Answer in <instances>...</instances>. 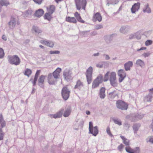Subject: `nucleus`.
<instances>
[{"mask_svg": "<svg viewBox=\"0 0 153 153\" xmlns=\"http://www.w3.org/2000/svg\"><path fill=\"white\" fill-rule=\"evenodd\" d=\"M8 61L12 65H17L20 63V60L17 55H14L13 56L9 57Z\"/></svg>", "mask_w": 153, "mask_h": 153, "instance_id": "f257e3e1", "label": "nucleus"}, {"mask_svg": "<svg viewBox=\"0 0 153 153\" xmlns=\"http://www.w3.org/2000/svg\"><path fill=\"white\" fill-rule=\"evenodd\" d=\"M116 106L119 109L125 110L128 109V105L121 100H118L116 102Z\"/></svg>", "mask_w": 153, "mask_h": 153, "instance_id": "f03ea898", "label": "nucleus"}, {"mask_svg": "<svg viewBox=\"0 0 153 153\" xmlns=\"http://www.w3.org/2000/svg\"><path fill=\"white\" fill-rule=\"evenodd\" d=\"M111 85L114 87L117 86L118 83L116 79V74L114 72L110 73V77L109 79Z\"/></svg>", "mask_w": 153, "mask_h": 153, "instance_id": "7ed1b4c3", "label": "nucleus"}, {"mask_svg": "<svg viewBox=\"0 0 153 153\" xmlns=\"http://www.w3.org/2000/svg\"><path fill=\"white\" fill-rule=\"evenodd\" d=\"M72 73L69 69H65L63 72V75L65 80L67 82L73 79Z\"/></svg>", "mask_w": 153, "mask_h": 153, "instance_id": "20e7f679", "label": "nucleus"}, {"mask_svg": "<svg viewBox=\"0 0 153 153\" xmlns=\"http://www.w3.org/2000/svg\"><path fill=\"white\" fill-rule=\"evenodd\" d=\"M70 93V91L66 86H64L62 88L61 91V95L65 100H66L68 99Z\"/></svg>", "mask_w": 153, "mask_h": 153, "instance_id": "39448f33", "label": "nucleus"}, {"mask_svg": "<svg viewBox=\"0 0 153 153\" xmlns=\"http://www.w3.org/2000/svg\"><path fill=\"white\" fill-rule=\"evenodd\" d=\"M103 78V76L101 74H100L98 76L92 83V88H95L98 87L99 84L102 82Z\"/></svg>", "mask_w": 153, "mask_h": 153, "instance_id": "423d86ee", "label": "nucleus"}, {"mask_svg": "<svg viewBox=\"0 0 153 153\" xmlns=\"http://www.w3.org/2000/svg\"><path fill=\"white\" fill-rule=\"evenodd\" d=\"M118 76H119V81L121 82L124 79L126 76V73L124 70L123 69L119 70L117 72Z\"/></svg>", "mask_w": 153, "mask_h": 153, "instance_id": "0eeeda50", "label": "nucleus"}, {"mask_svg": "<svg viewBox=\"0 0 153 153\" xmlns=\"http://www.w3.org/2000/svg\"><path fill=\"white\" fill-rule=\"evenodd\" d=\"M16 23V20L14 17L11 16L10 21L8 23L9 28L11 29L14 28Z\"/></svg>", "mask_w": 153, "mask_h": 153, "instance_id": "6e6552de", "label": "nucleus"}, {"mask_svg": "<svg viewBox=\"0 0 153 153\" xmlns=\"http://www.w3.org/2000/svg\"><path fill=\"white\" fill-rule=\"evenodd\" d=\"M46 77V76L42 75L39 76L38 79V85L41 88H44V80Z\"/></svg>", "mask_w": 153, "mask_h": 153, "instance_id": "1a4fd4ad", "label": "nucleus"}, {"mask_svg": "<svg viewBox=\"0 0 153 153\" xmlns=\"http://www.w3.org/2000/svg\"><path fill=\"white\" fill-rule=\"evenodd\" d=\"M144 116L142 114H139L138 113H135L132 116L131 121L133 122L142 119Z\"/></svg>", "mask_w": 153, "mask_h": 153, "instance_id": "9d476101", "label": "nucleus"}, {"mask_svg": "<svg viewBox=\"0 0 153 153\" xmlns=\"http://www.w3.org/2000/svg\"><path fill=\"white\" fill-rule=\"evenodd\" d=\"M117 34L116 33H113L112 34L108 35L105 36V39L106 42L109 44L113 40L114 37L116 36Z\"/></svg>", "mask_w": 153, "mask_h": 153, "instance_id": "9b49d317", "label": "nucleus"}, {"mask_svg": "<svg viewBox=\"0 0 153 153\" xmlns=\"http://www.w3.org/2000/svg\"><path fill=\"white\" fill-rule=\"evenodd\" d=\"M140 3L139 2L134 4L131 8V13H134L136 11H138L140 8Z\"/></svg>", "mask_w": 153, "mask_h": 153, "instance_id": "f8f14e48", "label": "nucleus"}, {"mask_svg": "<svg viewBox=\"0 0 153 153\" xmlns=\"http://www.w3.org/2000/svg\"><path fill=\"white\" fill-rule=\"evenodd\" d=\"M64 111V109L62 108L55 114H50V117L55 119L60 118L62 116Z\"/></svg>", "mask_w": 153, "mask_h": 153, "instance_id": "ddd939ff", "label": "nucleus"}, {"mask_svg": "<svg viewBox=\"0 0 153 153\" xmlns=\"http://www.w3.org/2000/svg\"><path fill=\"white\" fill-rule=\"evenodd\" d=\"M99 130L98 127L96 126L89 131V133L92 134L93 136H96L98 134Z\"/></svg>", "mask_w": 153, "mask_h": 153, "instance_id": "4468645a", "label": "nucleus"}, {"mask_svg": "<svg viewBox=\"0 0 153 153\" xmlns=\"http://www.w3.org/2000/svg\"><path fill=\"white\" fill-rule=\"evenodd\" d=\"M44 13V11L42 9H39L36 10L34 14V16L38 18L42 16Z\"/></svg>", "mask_w": 153, "mask_h": 153, "instance_id": "2eb2a0df", "label": "nucleus"}, {"mask_svg": "<svg viewBox=\"0 0 153 153\" xmlns=\"http://www.w3.org/2000/svg\"><path fill=\"white\" fill-rule=\"evenodd\" d=\"M133 65V62L132 61H129L125 63L124 65V67L126 71H129L130 70L131 68Z\"/></svg>", "mask_w": 153, "mask_h": 153, "instance_id": "dca6fc26", "label": "nucleus"}, {"mask_svg": "<svg viewBox=\"0 0 153 153\" xmlns=\"http://www.w3.org/2000/svg\"><path fill=\"white\" fill-rule=\"evenodd\" d=\"M62 69L59 68H58L54 71L52 74L54 78L57 79L58 78L60 73Z\"/></svg>", "mask_w": 153, "mask_h": 153, "instance_id": "f3484780", "label": "nucleus"}, {"mask_svg": "<svg viewBox=\"0 0 153 153\" xmlns=\"http://www.w3.org/2000/svg\"><path fill=\"white\" fill-rule=\"evenodd\" d=\"M129 27L126 26H123L120 28V30L121 33L126 34L128 31Z\"/></svg>", "mask_w": 153, "mask_h": 153, "instance_id": "a211bd4d", "label": "nucleus"}, {"mask_svg": "<svg viewBox=\"0 0 153 153\" xmlns=\"http://www.w3.org/2000/svg\"><path fill=\"white\" fill-rule=\"evenodd\" d=\"M93 18L94 19H95V21L97 20L99 22H100L102 21V17L100 14L99 13H97L94 14Z\"/></svg>", "mask_w": 153, "mask_h": 153, "instance_id": "6ab92c4d", "label": "nucleus"}, {"mask_svg": "<svg viewBox=\"0 0 153 153\" xmlns=\"http://www.w3.org/2000/svg\"><path fill=\"white\" fill-rule=\"evenodd\" d=\"M105 88L102 87L100 90L99 95L101 99H104L105 97Z\"/></svg>", "mask_w": 153, "mask_h": 153, "instance_id": "aec40b11", "label": "nucleus"}, {"mask_svg": "<svg viewBox=\"0 0 153 153\" xmlns=\"http://www.w3.org/2000/svg\"><path fill=\"white\" fill-rule=\"evenodd\" d=\"M135 64L139 66L142 68H144L145 66V63L144 61L140 59L137 60L136 61Z\"/></svg>", "mask_w": 153, "mask_h": 153, "instance_id": "412c9836", "label": "nucleus"}, {"mask_svg": "<svg viewBox=\"0 0 153 153\" xmlns=\"http://www.w3.org/2000/svg\"><path fill=\"white\" fill-rule=\"evenodd\" d=\"M43 44L46 45L48 46L53 48L54 46V43L52 41H46L43 40L42 42Z\"/></svg>", "mask_w": 153, "mask_h": 153, "instance_id": "4be33fe9", "label": "nucleus"}, {"mask_svg": "<svg viewBox=\"0 0 153 153\" xmlns=\"http://www.w3.org/2000/svg\"><path fill=\"white\" fill-rule=\"evenodd\" d=\"M71 112V110L70 107L67 108L63 113V116L65 117H68L70 114Z\"/></svg>", "mask_w": 153, "mask_h": 153, "instance_id": "5701e85b", "label": "nucleus"}, {"mask_svg": "<svg viewBox=\"0 0 153 153\" xmlns=\"http://www.w3.org/2000/svg\"><path fill=\"white\" fill-rule=\"evenodd\" d=\"M66 20L68 22L74 23L77 22L76 19L74 17L70 16L66 17Z\"/></svg>", "mask_w": 153, "mask_h": 153, "instance_id": "b1692460", "label": "nucleus"}, {"mask_svg": "<svg viewBox=\"0 0 153 153\" xmlns=\"http://www.w3.org/2000/svg\"><path fill=\"white\" fill-rule=\"evenodd\" d=\"M152 97L153 96L152 93H150L148 95L145 97L144 99V101L146 102H151Z\"/></svg>", "mask_w": 153, "mask_h": 153, "instance_id": "393cba45", "label": "nucleus"}, {"mask_svg": "<svg viewBox=\"0 0 153 153\" xmlns=\"http://www.w3.org/2000/svg\"><path fill=\"white\" fill-rule=\"evenodd\" d=\"M83 87V84L81 82L80 80H78L76 82V85H75L74 88H78L80 90L82 87Z\"/></svg>", "mask_w": 153, "mask_h": 153, "instance_id": "a878e982", "label": "nucleus"}, {"mask_svg": "<svg viewBox=\"0 0 153 153\" xmlns=\"http://www.w3.org/2000/svg\"><path fill=\"white\" fill-rule=\"evenodd\" d=\"M76 9L79 10L81 8V0H74Z\"/></svg>", "mask_w": 153, "mask_h": 153, "instance_id": "bb28decb", "label": "nucleus"}, {"mask_svg": "<svg viewBox=\"0 0 153 153\" xmlns=\"http://www.w3.org/2000/svg\"><path fill=\"white\" fill-rule=\"evenodd\" d=\"M120 137L123 140V143L127 146H129L130 145L129 140L125 138L124 136H120Z\"/></svg>", "mask_w": 153, "mask_h": 153, "instance_id": "cd10ccee", "label": "nucleus"}, {"mask_svg": "<svg viewBox=\"0 0 153 153\" xmlns=\"http://www.w3.org/2000/svg\"><path fill=\"white\" fill-rule=\"evenodd\" d=\"M140 125L139 123H136L133 125V128L134 133H136L138 130Z\"/></svg>", "mask_w": 153, "mask_h": 153, "instance_id": "c85d7f7f", "label": "nucleus"}, {"mask_svg": "<svg viewBox=\"0 0 153 153\" xmlns=\"http://www.w3.org/2000/svg\"><path fill=\"white\" fill-rule=\"evenodd\" d=\"M51 15L48 12L46 13L44 15V19L50 21L52 18Z\"/></svg>", "mask_w": 153, "mask_h": 153, "instance_id": "c756f323", "label": "nucleus"}, {"mask_svg": "<svg viewBox=\"0 0 153 153\" xmlns=\"http://www.w3.org/2000/svg\"><path fill=\"white\" fill-rule=\"evenodd\" d=\"M144 13H151V10L150 8L149 7V5L148 3L145 6V8L143 10Z\"/></svg>", "mask_w": 153, "mask_h": 153, "instance_id": "7c9ffc66", "label": "nucleus"}, {"mask_svg": "<svg viewBox=\"0 0 153 153\" xmlns=\"http://www.w3.org/2000/svg\"><path fill=\"white\" fill-rule=\"evenodd\" d=\"M55 8L54 5H51L49 9H48V11L49 13L52 14L55 12Z\"/></svg>", "mask_w": 153, "mask_h": 153, "instance_id": "2f4dec72", "label": "nucleus"}, {"mask_svg": "<svg viewBox=\"0 0 153 153\" xmlns=\"http://www.w3.org/2000/svg\"><path fill=\"white\" fill-rule=\"evenodd\" d=\"M32 30L34 31L36 33L38 34L42 32V31L39 29L38 27L35 25L33 26Z\"/></svg>", "mask_w": 153, "mask_h": 153, "instance_id": "473e14b6", "label": "nucleus"}, {"mask_svg": "<svg viewBox=\"0 0 153 153\" xmlns=\"http://www.w3.org/2000/svg\"><path fill=\"white\" fill-rule=\"evenodd\" d=\"M32 71L29 68H26L25 69L24 74L25 75L27 76L28 77L31 74Z\"/></svg>", "mask_w": 153, "mask_h": 153, "instance_id": "72a5a7b5", "label": "nucleus"}, {"mask_svg": "<svg viewBox=\"0 0 153 153\" xmlns=\"http://www.w3.org/2000/svg\"><path fill=\"white\" fill-rule=\"evenodd\" d=\"M0 3L2 6H7L10 4V3L7 0H1Z\"/></svg>", "mask_w": 153, "mask_h": 153, "instance_id": "f704fd0d", "label": "nucleus"}, {"mask_svg": "<svg viewBox=\"0 0 153 153\" xmlns=\"http://www.w3.org/2000/svg\"><path fill=\"white\" fill-rule=\"evenodd\" d=\"M134 148L133 149L129 146H127L125 148L126 151L128 153H134Z\"/></svg>", "mask_w": 153, "mask_h": 153, "instance_id": "c9c22d12", "label": "nucleus"}, {"mask_svg": "<svg viewBox=\"0 0 153 153\" xmlns=\"http://www.w3.org/2000/svg\"><path fill=\"white\" fill-rule=\"evenodd\" d=\"M93 73V68L92 67L90 66L87 69L86 71V75H92Z\"/></svg>", "mask_w": 153, "mask_h": 153, "instance_id": "e433bc0d", "label": "nucleus"}, {"mask_svg": "<svg viewBox=\"0 0 153 153\" xmlns=\"http://www.w3.org/2000/svg\"><path fill=\"white\" fill-rule=\"evenodd\" d=\"M114 91H113L109 93L108 97L109 98L113 99L116 97L117 94L114 93Z\"/></svg>", "mask_w": 153, "mask_h": 153, "instance_id": "4c0bfd02", "label": "nucleus"}, {"mask_svg": "<svg viewBox=\"0 0 153 153\" xmlns=\"http://www.w3.org/2000/svg\"><path fill=\"white\" fill-rule=\"evenodd\" d=\"M112 120L114 123L116 124H117L119 126H120L122 124L121 121L118 119H114V118H113L112 119Z\"/></svg>", "mask_w": 153, "mask_h": 153, "instance_id": "58836bf2", "label": "nucleus"}, {"mask_svg": "<svg viewBox=\"0 0 153 153\" xmlns=\"http://www.w3.org/2000/svg\"><path fill=\"white\" fill-rule=\"evenodd\" d=\"M86 77L88 84H90L91 82L92 75H86Z\"/></svg>", "mask_w": 153, "mask_h": 153, "instance_id": "ea45409f", "label": "nucleus"}, {"mask_svg": "<svg viewBox=\"0 0 153 153\" xmlns=\"http://www.w3.org/2000/svg\"><path fill=\"white\" fill-rule=\"evenodd\" d=\"M110 74L109 71H108L105 74L103 79L104 82L107 81L109 79V74Z\"/></svg>", "mask_w": 153, "mask_h": 153, "instance_id": "a19ab883", "label": "nucleus"}, {"mask_svg": "<svg viewBox=\"0 0 153 153\" xmlns=\"http://www.w3.org/2000/svg\"><path fill=\"white\" fill-rule=\"evenodd\" d=\"M108 1H109L111 4L114 5L117 4L119 2L118 0H107Z\"/></svg>", "mask_w": 153, "mask_h": 153, "instance_id": "79ce46f5", "label": "nucleus"}, {"mask_svg": "<svg viewBox=\"0 0 153 153\" xmlns=\"http://www.w3.org/2000/svg\"><path fill=\"white\" fill-rule=\"evenodd\" d=\"M4 53L3 49L0 48V59L2 58L4 56Z\"/></svg>", "mask_w": 153, "mask_h": 153, "instance_id": "37998d69", "label": "nucleus"}, {"mask_svg": "<svg viewBox=\"0 0 153 153\" xmlns=\"http://www.w3.org/2000/svg\"><path fill=\"white\" fill-rule=\"evenodd\" d=\"M4 133L3 132L2 129L0 128V140L3 139Z\"/></svg>", "mask_w": 153, "mask_h": 153, "instance_id": "c03bdc74", "label": "nucleus"}, {"mask_svg": "<svg viewBox=\"0 0 153 153\" xmlns=\"http://www.w3.org/2000/svg\"><path fill=\"white\" fill-rule=\"evenodd\" d=\"M106 132L108 134L110 137H114V136L111 133L110 131V128L109 127H107V128Z\"/></svg>", "mask_w": 153, "mask_h": 153, "instance_id": "a18cd8bd", "label": "nucleus"}, {"mask_svg": "<svg viewBox=\"0 0 153 153\" xmlns=\"http://www.w3.org/2000/svg\"><path fill=\"white\" fill-rule=\"evenodd\" d=\"M48 82L50 85H55L56 81L53 78L51 79L48 80Z\"/></svg>", "mask_w": 153, "mask_h": 153, "instance_id": "49530a36", "label": "nucleus"}, {"mask_svg": "<svg viewBox=\"0 0 153 153\" xmlns=\"http://www.w3.org/2000/svg\"><path fill=\"white\" fill-rule=\"evenodd\" d=\"M38 76H35L34 80L32 81V83L33 86H35L36 85V82L38 79Z\"/></svg>", "mask_w": 153, "mask_h": 153, "instance_id": "de8ad7c7", "label": "nucleus"}, {"mask_svg": "<svg viewBox=\"0 0 153 153\" xmlns=\"http://www.w3.org/2000/svg\"><path fill=\"white\" fill-rule=\"evenodd\" d=\"M33 12V11L31 9H28L26 10L25 12L26 13V16H27L29 15H30L32 14Z\"/></svg>", "mask_w": 153, "mask_h": 153, "instance_id": "09e8293b", "label": "nucleus"}, {"mask_svg": "<svg viewBox=\"0 0 153 153\" xmlns=\"http://www.w3.org/2000/svg\"><path fill=\"white\" fill-rule=\"evenodd\" d=\"M152 43V41L151 40H147L145 42V45L146 46L151 45Z\"/></svg>", "mask_w": 153, "mask_h": 153, "instance_id": "8fccbe9b", "label": "nucleus"}, {"mask_svg": "<svg viewBox=\"0 0 153 153\" xmlns=\"http://www.w3.org/2000/svg\"><path fill=\"white\" fill-rule=\"evenodd\" d=\"M135 39H141V36L140 34L139 33H136L134 35Z\"/></svg>", "mask_w": 153, "mask_h": 153, "instance_id": "3c124183", "label": "nucleus"}, {"mask_svg": "<svg viewBox=\"0 0 153 153\" xmlns=\"http://www.w3.org/2000/svg\"><path fill=\"white\" fill-rule=\"evenodd\" d=\"M151 53L149 52L144 53L142 54V56L144 57L145 58L149 56Z\"/></svg>", "mask_w": 153, "mask_h": 153, "instance_id": "603ef678", "label": "nucleus"}, {"mask_svg": "<svg viewBox=\"0 0 153 153\" xmlns=\"http://www.w3.org/2000/svg\"><path fill=\"white\" fill-rule=\"evenodd\" d=\"M140 151V149L139 147H136L134 148V153H139Z\"/></svg>", "mask_w": 153, "mask_h": 153, "instance_id": "864d4df0", "label": "nucleus"}, {"mask_svg": "<svg viewBox=\"0 0 153 153\" xmlns=\"http://www.w3.org/2000/svg\"><path fill=\"white\" fill-rule=\"evenodd\" d=\"M76 19L78 21L82 23H84L85 22L82 19L80 16L77 17V18H76Z\"/></svg>", "mask_w": 153, "mask_h": 153, "instance_id": "5fc2aeb1", "label": "nucleus"}, {"mask_svg": "<svg viewBox=\"0 0 153 153\" xmlns=\"http://www.w3.org/2000/svg\"><path fill=\"white\" fill-rule=\"evenodd\" d=\"M50 54H58L60 53V51H50Z\"/></svg>", "mask_w": 153, "mask_h": 153, "instance_id": "6e6d98bb", "label": "nucleus"}, {"mask_svg": "<svg viewBox=\"0 0 153 153\" xmlns=\"http://www.w3.org/2000/svg\"><path fill=\"white\" fill-rule=\"evenodd\" d=\"M36 3L40 5L41 4L43 0H33Z\"/></svg>", "mask_w": 153, "mask_h": 153, "instance_id": "4d7b16f0", "label": "nucleus"}, {"mask_svg": "<svg viewBox=\"0 0 153 153\" xmlns=\"http://www.w3.org/2000/svg\"><path fill=\"white\" fill-rule=\"evenodd\" d=\"M103 27V26L101 25H98L95 26V29L96 30H99L100 29L102 28Z\"/></svg>", "mask_w": 153, "mask_h": 153, "instance_id": "13d9d810", "label": "nucleus"}, {"mask_svg": "<svg viewBox=\"0 0 153 153\" xmlns=\"http://www.w3.org/2000/svg\"><path fill=\"white\" fill-rule=\"evenodd\" d=\"M53 74L52 73H49L48 76V80H49L53 78Z\"/></svg>", "mask_w": 153, "mask_h": 153, "instance_id": "bf43d9fd", "label": "nucleus"}, {"mask_svg": "<svg viewBox=\"0 0 153 153\" xmlns=\"http://www.w3.org/2000/svg\"><path fill=\"white\" fill-rule=\"evenodd\" d=\"M90 30H87L85 31H83L82 32H80V33L81 35L82 36H84L85 35L87 34V33L89 32H90Z\"/></svg>", "mask_w": 153, "mask_h": 153, "instance_id": "052dcab7", "label": "nucleus"}, {"mask_svg": "<svg viewBox=\"0 0 153 153\" xmlns=\"http://www.w3.org/2000/svg\"><path fill=\"white\" fill-rule=\"evenodd\" d=\"M94 128L93 126V123L91 121H90L89 123V130H90L92 129V128Z\"/></svg>", "mask_w": 153, "mask_h": 153, "instance_id": "680f3d73", "label": "nucleus"}, {"mask_svg": "<svg viewBox=\"0 0 153 153\" xmlns=\"http://www.w3.org/2000/svg\"><path fill=\"white\" fill-rule=\"evenodd\" d=\"M73 152V150L71 149V148H67L66 149V151L64 152V153H72Z\"/></svg>", "mask_w": 153, "mask_h": 153, "instance_id": "e2e57ef3", "label": "nucleus"}, {"mask_svg": "<svg viewBox=\"0 0 153 153\" xmlns=\"http://www.w3.org/2000/svg\"><path fill=\"white\" fill-rule=\"evenodd\" d=\"M124 146L122 144H121L117 147L118 149L120 151H121V149L123 148Z\"/></svg>", "mask_w": 153, "mask_h": 153, "instance_id": "0e129e2a", "label": "nucleus"}, {"mask_svg": "<svg viewBox=\"0 0 153 153\" xmlns=\"http://www.w3.org/2000/svg\"><path fill=\"white\" fill-rule=\"evenodd\" d=\"M6 122L4 120L1 123V129L4 127L6 126Z\"/></svg>", "mask_w": 153, "mask_h": 153, "instance_id": "69168bd1", "label": "nucleus"}, {"mask_svg": "<svg viewBox=\"0 0 153 153\" xmlns=\"http://www.w3.org/2000/svg\"><path fill=\"white\" fill-rule=\"evenodd\" d=\"M103 56H105V59L106 60H108L110 59V57L109 56L108 54H103Z\"/></svg>", "mask_w": 153, "mask_h": 153, "instance_id": "338daca9", "label": "nucleus"}, {"mask_svg": "<svg viewBox=\"0 0 153 153\" xmlns=\"http://www.w3.org/2000/svg\"><path fill=\"white\" fill-rule=\"evenodd\" d=\"M40 72H41L40 70H37L36 72V73L35 74V76L38 77L39 76V75L40 74Z\"/></svg>", "mask_w": 153, "mask_h": 153, "instance_id": "774afa93", "label": "nucleus"}]
</instances>
